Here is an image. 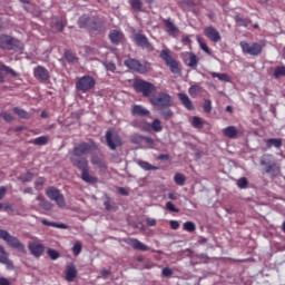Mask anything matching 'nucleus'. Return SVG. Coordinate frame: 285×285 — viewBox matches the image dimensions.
Here are the masks:
<instances>
[{"mask_svg": "<svg viewBox=\"0 0 285 285\" xmlns=\"http://www.w3.org/2000/svg\"><path fill=\"white\" fill-rule=\"evenodd\" d=\"M151 106L161 111L164 119H170L173 117V96L166 91H161L158 95H154L149 98Z\"/></svg>", "mask_w": 285, "mask_h": 285, "instance_id": "1", "label": "nucleus"}, {"mask_svg": "<svg viewBox=\"0 0 285 285\" xmlns=\"http://www.w3.org/2000/svg\"><path fill=\"white\" fill-rule=\"evenodd\" d=\"M78 27L85 28V30H88L91 35H104V32H106L104 21L98 17L83 14L78 19Z\"/></svg>", "mask_w": 285, "mask_h": 285, "instance_id": "2", "label": "nucleus"}, {"mask_svg": "<svg viewBox=\"0 0 285 285\" xmlns=\"http://www.w3.org/2000/svg\"><path fill=\"white\" fill-rule=\"evenodd\" d=\"M70 161L75 168L81 171L80 179H82V181L86 184H97V181H99L97 177L90 176V167L88 166L87 158L71 156Z\"/></svg>", "mask_w": 285, "mask_h": 285, "instance_id": "3", "label": "nucleus"}, {"mask_svg": "<svg viewBox=\"0 0 285 285\" xmlns=\"http://www.w3.org/2000/svg\"><path fill=\"white\" fill-rule=\"evenodd\" d=\"M0 49L19 52V50H23V43L12 36L2 33L0 35Z\"/></svg>", "mask_w": 285, "mask_h": 285, "instance_id": "4", "label": "nucleus"}, {"mask_svg": "<svg viewBox=\"0 0 285 285\" xmlns=\"http://www.w3.org/2000/svg\"><path fill=\"white\" fill-rule=\"evenodd\" d=\"M261 166L265 168V173L267 175H273V177H276V175L279 173V165H277L275 156L272 154H264L261 157Z\"/></svg>", "mask_w": 285, "mask_h": 285, "instance_id": "5", "label": "nucleus"}, {"mask_svg": "<svg viewBox=\"0 0 285 285\" xmlns=\"http://www.w3.org/2000/svg\"><path fill=\"white\" fill-rule=\"evenodd\" d=\"M0 239H3L9 248H14V250H18L19 253H26V245H23L17 236L10 235L8 230L0 229Z\"/></svg>", "mask_w": 285, "mask_h": 285, "instance_id": "6", "label": "nucleus"}, {"mask_svg": "<svg viewBox=\"0 0 285 285\" xmlns=\"http://www.w3.org/2000/svg\"><path fill=\"white\" fill-rule=\"evenodd\" d=\"M132 88L138 95H142L144 97H150L153 92H157V87H155L153 82H148L144 79L134 80Z\"/></svg>", "mask_w": 285, "mask_h": 285, "instance_id": "7", "label": "nucleus"}, {"mask_svg": "<svg viewBox=\"0 0 285 285\" xmlns=\"http://www.w3.org/2000/svg\"><path fill=\"white\" fill-rule=\"evenodd\" d=\"M160 59L165 61L173 75H181V67H179V61L173 58L170 49H163L159 55Z\"/></svg>", "mask_w": 285, "mask_h": 285, "instance_id": "8", "label": "nucleus"}, {"mask_svg": "<svg viewBox=\"0 0 285 285\" xmlns=\"http://www.w3.org/2000/svg\"><path fill=\"white\" fill-rule=\"evenodd\" d=\"M98 146L95 141L91 142H80L76 145L72 149L71 157H83L86 155H90V153H95Z\"/></svg>", "mask_w": 285, "mask_h": 285, "instance_id": "9", "label": "nucleus"}, {"mask_svg": "<svg viewBox=\"0 0 285 285\" xmlns=\"http://www.w3.org/2000/svg\"><path fill=\"white\" fill-rule=\"evenodd\" d=\"M46 195L51 202H56L59 208H66V197L57 187L50 186L46 189Z\"/></svg>", "mask_w": 285, "mask_h": 285, "instance_id": "10", "label": "nucleus"}, {"mask_svg": "<svg viewBox=\"0 0 285 285\" xmlns=\"http://www.w3.org/2000/svg\"><path fill=\"white\" fill-rule=\"evenodd\" d=\"M95 86H97V80L92 76H82L76 81V90L79 92H89Z\"/></svg>", "mask_w": 285, "mask_h": 285, "instance_id": "11", "label": "nucleus"}, {"mask_svg": "<svg viewBox=\"0 0 285 285\" xmlns=\"http://www.w3.org/2000/svg\"><path fill=\"white\" fill-rule=\"evenodd\" d=\"M124 66L134 72H138V75H146L148 72V62L141 63L139 60L135 58H129L124 61Z\"/></svg>", "mask_w": 285, "mask_h": 285, "instance_id": "12", "label": "nucleus"}, {"mask_svg": "<svg viewBox=\"0 0 285 285\" xmlns=\"http://www.w3.org/2000/svg\"><path fill=\"white\" fill-rule=\"evenodd\" d=\"M239 47L244 55H250L252 57H259L264 50V47L258 42L248 43L246 41H240Z\"/></svg>", "mask_w": 285, "mask_h": 285, "instance_id": "13", "label": "nucleus"}, {"mask_svg": "<svg viewBox=\"0 0 285 285\" xmlns=\"http://www.w3.org/2000/svg\"><path fill=\"white\" fill-rule=\"evenodd\" d=\"M105 139L110 150H117V148L124 146L121 137L118 134H114L110 129L106 131Z\"/></svg>", "mask_w": 285, "mask_h": 285, "instance_id": "14", "label": "nucleus"}, {"mask_svg": "<svg viewBox=\"0 0 285 285\" xmlns=\"http://www.w3.org/2000/svg\"><path fill=\"white\" fill-rule=\"evenodd\" d=\"M33 77L37 81L45 82L50 79V71H48L46 67L39 65L33 68Z\"/></svg>", "mask_w": 285, "mask_h": 285, "instance_id": "15", "label": "nucleus"}, {"mask_svg": "<svg viewBox=\"0 0 285 285\" xmlns=\"http://www.w3.org/2000/svg\"><path fill=\"white\" fill-rule=\"evenodd\" d=\"M204 35L213 43H219V41H222V35L213 26L206 27L204 29Z\"/></svg>", "mask_w": 285, "mask_h": 285, "instance_id": "16", "label": "nucleus"}, {"mask_svg": "<svg viewBox=\"0 0 285 285\" xmlns=\"http://www.w3.org/2000/svg\"><path fill=\"white\" fill-rule=\"evenodd\" d=\"M134 41L136 46H139L140 48H146V50H149V52L155 51V47L148 41V38L141 33H138L134 37Z\"/></svg>", "mask_w": 285, "mask_h": 285, "instance_id": "17", "label": "nucleus"}, {"mask_svg": "<svg viewBox=\"0 0 285 285\" xmlns=\"http://www.w3.org/2000/svg\"><path fill=\"white\" fill-rule=\"evenodd\" d=\"M28 249L33 257H41L46 252V246L39 242H31L28 244Z\"/></svg>", "mask_w": 285, "mask_h": 285, "instance_id": "18", "label": "nucleus"}, {"mask_svg": "<svg viewBox=\"0 0 285 285\" xmlns=\"http://www.w3.org/2000/svg\"><path fill=\"white\" fill-rule=\"evenodd\" d=\"M10 254L0 245V264L7 267V271H14V263L9 258Z\"/></svg>", "mask_w": 285, "mask_h": 285, "instance_id": "19", "label": "nucleus"}, {"mask_svg": "<svg viewBox=\"0 0 285 285\" xmlns=\"http://www.w3.org/2000/svg\"><path fill=\"white\" fill-rule=\"evenodd\" d=\"M131 115L132 117H150V110L141 105H134L131 107Z\"/></svg>", "mask_w": 285, "mask_h": 285, "instance_id": "20", "label": "nucleus"}, {"mask_svg": "<svg viewBox=\"0 0 285 285\" xmlns=\"http://www.w3.org/2000/svg\"><path fill=\"white\" fill-rule=\"evenodd\" d=\"M125 36L121 31L119 30H111L109 32V40L114 46H119V43H121V41H124Z\"/></svg>", "mask_w": 285, "mask_h": 285, "instance_id": "21", "label": "nucleus"}, {"mask_svg": "<svg viewBox=\"0 0 285 285\" xmlns=\"http://www.w3.org/2000/svg\"><path fill=\"white\" fill-rule=\"evenodd\" d=\"M127 244L131 246L134 250H142V252L149 250L148 245H145L144 243H141V240L137 238L127 239Z\"/></svg>", "mask_w": 285, "mask_h": 285, "instance_id": "22", "label": "nucleus"}, {"mask_svg": "<svg viewBox=\"0 0 285 285\" xmlns=\"http://www.w3.org/2000/svg\"><path fill=\"white\" fill-rule=\"evenodd\" d=\"M178 99L180 104L186 108V110H195V105H193V100L188 97V95L184 92L178 94Z\"/></svg>", "mask_w": 285, "mask_h": 285, "instance_id": "23", "label": "nucleus"}, {"mask_svg": "<svg viewBox=\"0 0 285 285\" xmlns=\"http://www.w3.org/2000/svg\"><path fill=\"white\" fill-rule=\"evenodd\" d=\"M239 131L237 130V127L235 126H228L223 129L224 137H227L228 139H235Z\"/></svg>", "mask_w": 285, "mask_h": 285, "instance_id": "24", "label": "nucleus"}, {"mask_svg": "<svg viewBox=\"0 0 285 285\" xmlns=\"http://www.w3.org/2000/svg\"><path fill=\"white\" fill-rule=\"evenodd\" d=\"M66 279L67 282H75L77 279V267L75 265L67 266Z\"/></svg>", "mask_w": 285, "mask_h": 285, "instance_id": "25", "label": "nucleus"}, {"mask_svg": "<svg viewBox=\"0 0 285 285\" xmlns=\"http://www.w3.org/2000/svg\"><path fill=\"white\" fill-rule=\"evenodd\" d=\"M164 23L167 28V35H169V37H175V35L179 32V29L175 26V23H173V21H170V19L164 20Z\"/></svg>", "mask_w": 285, "mask_h": 285, "instance_id": "26", "label": "nucleus"}, {"mask_svg": "<svg viewBox=\"0 0 285 285\" xmlns=\"http://www.w3.org/2000/svg\"><path fill=\"white\" fill-rule=\"evenodd\" d=\"M36 199L39 202V208H42V210H52V203L46 200L42 195H38Z\"/></svg>", "mask_w": 285, "mask_h": 285, "instance_id": "27", "label": "nucleus"}, {"mask_svg": "<svg viewBox=\"0 0 285 285\" xmlns=\"http://www.w3.org/2000/svg\"><path fill=\"white\" fill-rule=\"evenodd\" d=\"M147 128H151L154 132H161L164 130V126H161V120L159 118H155L151 124H146Z\"/></svg>", "mask_w": 285, "mask_h": 285, "instance_id": "28", "label": "nucleus"}, {"mask_svg": "<svg viewBox=\"0 0 285 285\" xmlns=\"http://www.w3.org/2000/svg\"><path fill=\"white\" fill-rule=\"evenodd\" d=\"M267 150H271V148H279L282 146V139L281 138H268L265 140Z\"/></svg>", "mask_w": 285, "mask_h": 285, "instance_id": "29", "label": "nucleus"}, {"mask_svg": "<svg viewBox=\"0 0 285 285\" xmlns=\"http://www.w3.org/2000/svg\"><path fill=\"white\" fill-rule=\"evenodd\" d=\"M41 224L43 226H51L52 228H60L62 230H68V225L63 223L49 222L48 219H42Z\"/></svg>", "mask_w": 285, "mask_h": 285, "instance_id": "30", "label": "nucleus"}, {"mask_svg": "<svg viewBox=\"0 0 285 285\" xmlns=\"http://www.w3.org/2000/svg\"><path fill=\"white\" fill-rule=\"evenodd\" d=\"M48 141H50L49 136H40L31 140L30 144H33V146H46Z\"/></svg>", "mask_w": 285, "mask_h": 285, "instance_id": "31", "label": "nucleus"}, {"mask_svg": "<svg viewBox=\"0 0 285 285\" xmlns=\"http://www.w3.org/2000/svg\"><path fill=\"white\" fill-rule=\"evenodd\" d=\"M234 20L236 21V23H238V26H242L243 28H248V26H250L252 21L248 18H243L239 14H236L234 17Z\"/></svg>", "mask_w": 285, "mask_h": 285, "instance_id": "32", "label": "nucleus"}, {"mask_svg": "<svg viewBox=\"0 0 285 285\" xmlns=\"http://www.w3.org/2000/svg\"><path fill=\"white\" fill-rule=\"evenodd\" d=\"M189 60L186 61V66H188L189 68H196V66L199 63V59H197V55H195L194 52H189Z\"/></svg>", "mask_w": 285, "mask_h": 285, "instance_id": "33", "label": "nucleus"}, {"mask_svg": "<svg viewBox=\"0 0 285 285\" xmlns=\"http://www.w3.org/2000/svg\"><path fill=\"white\" fill-rule=\"evenodd\" d=\"M14 115H17L20 119H30V114L26 111L24 109H21L19 107H14L13 109Z\"/></svg>", "mask_w": 285, "mask_h": 285, "instance_id": "34", "label": "nucleus"}, {"mask_svg": "<svg viewBox=\"0 0 285 285\" xmlns=\"http://www.w3.org/2000/svg\"><path fill=\"white\" fill-rule=\"evenodd\" d=\"M138 166L142 168V170H159V167L157 166H153L148 161H144V160H138L137 161Z\"/></svg>", "mask_w": 285, "mask_h": 285, "instance_id": "35", "label": "nucleus"}, {"mask_svg": "<svg viewBox=\"0 0 285 285\" xmlns=\"http://www.w3.org/2000/svg\"><path fill=\"white\" fill-rule=\"evenodd\" d=\"M197 42L200 49H203L206 55H212L210 52V48H208V45L206 43V40H204V38L197 36Z\"/></svg>", "mask_w": 285, "mask_h": 285, "instance_id": "36", "label": "nucleus"}, {"mask_svg": "<svg viewBox=\"0 0 285 285\" xmlns=\"http://www.w3.org/2000/svg\"><path fill=\"white\" fill-rule=\"evenodd\" d=\"M174 181L177 186H186V176L184 174H175Z\"/></svg>", "mask_w": 285, "mask_h": 285, "instance_id": "37", "label": "nucleus"}, {"mask_svg": "<svg viewBox=\"0 0 285 285\" xmlns=\"http://www.w3.org/2000/svg\"><path fill=\"white\" fill-rule=\"evenodd\" d=\"M129 3L134 10H137L138 12H144V2H141V0H130Z\"/></svg>", "mask_w": 285, "mask_h": 285, "instance_id": "38", "label": "nucleus"}, {"mask_svg": "<svg viewBox=\"0 0 285 285\" xmlns=\"http://www.w3.org/2000/svg\"><path fill=\"white\" fill-rule=\"evenodd\" d=\"M210 76L213 77V79H219V81H230V77L227 76V73H217V72H210Z\"/></svg>", "mask_w": 285, "mask_h": 285, "instance_id": "39", "label": "nucleus"}, {"mask_svg": "<svg viewBox=\"0 0 285 285\" xmlns=\"http://www.w3.org/2000/svg\"><path fill=\"white\" fill-rule=\"evenodd\" d=\"M0 72H6V75H11V77H18L17 71L6 65H0Z\"/></svg>", "mask_w": 285, "mask_h": 285, "instance_id": "40", "label": "nucleus"}, {"mask_svg": "<svg viewBox=\"0 0 285 285\" xmlns=\"http://www.w3.org/2000/svg\"><path fill=\"white\" fill-rule=\"evenodd\" d=\"M91 164L98 166V168H106V163H104L97 155L91 157Z\"/></svg>", "mask_w": 285, "mask_h": 285, "instance_id": "41", "label": "nucleus"}, {"mask_svg": "<svg viewBox=\"0 0 285 285\" xmlns=\"http://www.w3.org/2000/svg\"><path fill=\"white\" fill-rule=\"evenodd\" d=\"M199 92H202V87L199 85H193L188 89V94L190 95V97H197Z\"/></svg>", "mask_w": 285, "mask_h": 285, "instance_id": "42", "label": "nucleus"}, {"mask_svg": "<svg viewBox=\"0 0 285 285\" xmlns=\"http://www.w3.org/2000/svg\"><path fill=\"white\" fill-rule=\"evenodd\" d=\"M191 126L194 128H204V119L198 116L193 117Z\"/></svg>", "mask_w": 285, "mask_h": 285, "instance_id": "43", "label": "nucleus"}, {"mask_svg": "<svg viewBox=\"0 0 285 285\" xmlns=\"http://www.w3.org/2000/svg\"><path fill=\"white\" fill-rule=\"evenodd\" d=\"M275 79H279V77H285V66H279L274 69Z\"/></svg>", "mask_w": 285, "mask_h": 285, "instance_id": "44", "label": "nucleus"}, {"mask_svg": "<svg viewBox=\"0 0 285 285\" xmlns=\"http://www.w3.org/2000/svg\"><path fill=\"white\" fill-rule=\"evenodd\" d=\"M65 59H66V61H68V63H75L77 57H75V53H72V51L66 50L65 51Z\"/></svg>", "mask_w": 285, "mask_h": 285, "instance_id": "45", "label": "nucleus"}, {"mask_svg": "<svg viewBox=\"0 0 285 285\" xmlns=\"http://www.w3.org/2000/svg\"><path fill=\"white\" fill-rule=\"evenodd\" d=\"M81 249H82L81 242L77 240L72 247V253L75 257H77L78 255H81Z\"/></svg>", "mask_w": 285, "mask_h": 285, "instance_id": "46", "label": "nucleus"}, {"mask_svg": "<svg viewBox=\"0 0 285 285\" xmlns=\"http://www.w3.org/2000/svg\"><path fill=\"white\" fill-rule=\"evenodd\" d=\"M184 230H187V233H195L196 226L193 222H186L183 225Z\"/></svg>", "mask_w": 285, "mask_h": 285, "instance_id": "47", "label": "nucleus"}, {"mask_svg": "<svg viewBox=\"0 0 285 285\" xmlns=\"http://www.w3.org/2000/svg\"><path fill=\"white\" fill-rule=\"evenodd\" d=\"M47 255L50 257V259H52V261H56V259H59V257L61 256L58 252H57V249H52V248H49L48 250H47Z\"/></svg>", "mask_w": 285, "mask_h": 285, "instance_id": "48", "label": "nucleus"}, {"mask_svg": "<svg viewBox=\"0 0 285 285\" xmlns=\"http://www.w3.org/2000/svg\"><path fill=\"white\" fill-rule=\"evenodd\" d=\"M203 110L204 112H212L213 110V101L210 99H205L204 105H203Z\"/></svg>", "mask_w": 285, "mask_h": 285, "instance_id": "49", "label": "nucleus"}, {"mask_svg": "<svg viewBox=\"0 0 285 285\" xmlns=\"http://www.w3.org/2000/svg\"><path fill=\"white\" fill-rule=\"evenodd\" d=\"M104 66L108 72H115L117 70V65H115L112 61H107L104 63Z\"/></svg>", "mask_w": 285, "mask_h": 285, "instance_id": "50", "label": "nucleus"}, {"mask_svg": "<svg viewBox=\"0 0 285 285\" xmlns=\"http://www.w3.org/2000/svg\"><path fill=\"white\" fill-rule=\"evenodd\" d=\"M139 139H141V141H145V144H147V146H155V140L151 137L148 136H139Z\"/></svg>", "mask_w": 285, "mask_h": 285, "instance_id": "51", "label": "nucleus"}, {"mask_svg": "<svg viewBox=\"0 0 285 285\" xmlns=\"http://www.w3.org/2000/svg\"><path fill=\"white\" fill-rule=\"evenodd\" d=\"M55 26L58 32H63V29L66 28V22H63V20H57Z\"/></svg>", "mask_w": 285, "mask_h": 285, "instance_id": "52", "label": "nucleus"}, {"mask_svg": "<svg viewBox=\"0 0 285 285\" xmlns=\"http://www.w3.org/2000/svg\"><path fill=\"white\" fill-rule=\"evenodd\" d=\"M1 117L4 121H8V122L14 121V116H12V114L10 112L4 111L1 114Z\"/></svg>", "mask_w": 285, "mask_h": 285, "instance_id": "53", "label": "nucleus"}, {"mask_svg": "<svg viewBox=\"0 0 285 285\" xmlns=\"http://www.w3.org/2000/svg\"><path fill=\"white\" fill-rule=\"evenodd\" d=\"M166 209L169 210V213H179V209L175 207V204H173V202L166 203Z\"/></svg>", "mask_w": 285, "mask_h": 285, "instance_id": "54", "label": "nucleus"}, {"mask_svg": "<svg viewBox=\"0 0 285 285\" xmlns=\"http://www.w3.org/2000/svg\"><path fill=\"white\" fill-rule=\"evenodd\" d=\"M238 188H246L248 186V179L246 177H243L237 180Z\"/></svg>", "mask_w": 285, "mask_h": 285, "instance_id": "55", "label": "nucleus"}, {"mask_svg": "<svg viewBox=\"0 0 285 285\" xmlns=\"http://www.w3.org/2000/svg\"><path fill=\"white\" fill-rule=\"evenodd\" d=\"M163 277H171L173 276V269L170 267H164L161 271Z\"/></svg>", "mask_w": 285, "mask_h": 285, "instance_id": "56", "label": "nucleus"}, {"mask_svg": "<svg viewBox=\"0 0 285 285\" xmlns=\"http://www.w3.org/2000/svg\"><path fill=\"white\" fill-rule=\"evenodd\" d=\"M169 226H170L171 230H177V229H179V222L170 220Z\"/></svg>", "mask_w": 285, "mask_h": 285, "instance_id": "57", "label": "nucleus"}, {"mask_svg": "<svg viewBox=\"0 0 285 285\" xmlns=\"http://www.w3.org/2000/svg\"><path fill=\"white\" fill-rule=\"evenodd\" d=\"M104 206L106 208V210H112V208H115L112 206V203L110 202V198H108L105 203H104Z\"/></svg>", "mask_w": 285, "mask_h": 285, "instance_id": "58", "label": "nucleus"}, {"mask_svg": "<svg viewBox=\"0 0 285 285\" xmlns=\"http://www.w3.org/2000/svg\"><path fill=\"white\" fill-rule=\"evenodd\" d=\"M8 193V188L6 186L0 187V202L6 197V194Z\"/></svg>", "mask_w": 285, "mask_h": 285, "instance_id": "59", "label": "nucleus"}, {"mask_svg": "<svg viewBox=\"0 0 285 285\" xmlns=\"http://www.w3.org/2000/svg\"><path fill=\"white\" fill-rule=\"evenodd\" d=\"M181 42L184 43V46H190V43H193V40H190V37L184 36Z\"/></svg>", "mask_w": 285, "mask_h": 285, "instance_id": "60", "label": "nucleus"}, {"mask_svg": "<svg viewBox=\"0 0 285 285\" xmlns=\"http://www.w3.org/2000/svg\"><path fill=\"white\" fill-rule=\"evenodd\" d=\"M119 195H122L124 197H128V189L124 187L118 188Z\"/></svg>", "mask_w": 285, "mask_h": 285, "instance_id": "61", "label": "nucleus"}, {"mask_svg": "<svg viewBox=\"0 0 285 285\" xmlns=\"http://www.w3.org/2000/svg\"><path fill=\"white\" fill-rule=\"evenodd\" d=\"M146 224L147 226H157V220L154 218H147Z\"/></svg>", "mask_w": 285, "mask_h": 285, "instance_id": "62", "label": "nucleus"}, {"mask_svg": "<svg viewBox=\"0 0 285 285\" xmlns=\"http://www.w3.org/2000/svg\"><path fill=\"white\" fill-rule=\"evenodd\" d=\"M2 210H14L12 209V206H10V203H2Z\"/></svg>", "mask_w": 285, "mask_h": 285, "instance_id": "63", "label": "nucleus"}, {"mask_svg": "<svg viewBox=\"0 0 285 285\" xmlns=\"http://www.w3.org/2000/svg\"><path fill=\"white\" fill-rule=\"evenodd\" d=\"M0 285H11L10 279L6 277H0Z\"/></svg>", "mask_w": 285, "mask_h": 285, "instance_id": "64", "label": "nucleus"}]
</instances>
